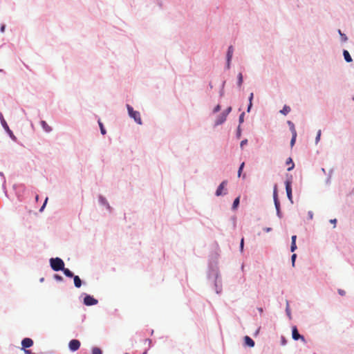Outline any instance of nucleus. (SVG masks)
<instances>
[{"label":"nucleus","mask_w":354,"mask_h":354,"mask_svg":"<svg viewBox=\"0 0 354 354\" xmlns=\"http://www.w3.org/2000/svg\"><path fill=\"white\" fill-rule=\"evenodd\" d=\"M296 257H297L296 254H293L291 257L292 266H295V262Z\"/></svg>","instance_id":"40"},{"label":"nucleus","mask_w":354,"mask_h":354,"mask_svg":"<svg viewBox=\"0 0 354 354\" xmlns=\"http://www.w3.org/2000/svg\"><path fill=\"white\" fill-rule=\"evenodd\" d=\"M44 281V278H43V277L39 279L40 282H43Z\"/></svg>","instance_id":"56"},{"label":"nucleus","mask_w":354,"mask_h":354,"mask_svg":"<svg viewBox=\"0 0 354 354\" xmlns=\"http://www.w3.org/2000/svg\"><path fill=\"white\" fill-rule=\"evenodd\" d=\"M145 342H146V343L147 342V344L149 345V346H151V339H145Z\"/></svg>","instance_id":"52"},{"label":"nucleus","mask_w":354,"mask_h":354,"mask_svg":"<svg viewBox=\"0 0 354 354\" xmlns=\"http://www.w3.org/2000/svg\"><path fill=\"white\" fill-rule=\"evenodd\" d=\"M241 136V128H240V126L238 127V129H237V137H240Z\"/></svg>","instance_id":"50"},{"label":"nucleus","mask_w":354,"mask_h":354,"mask_svg":"<svg viewBox=\"0 0 354 354\" xmlns=\"http://www.w3.org/2000/svg\"><path fill=\"white\" fill-rule=\"evenodd\" d=\"M273 200L276 209H280V203L278 199L277 185H274V187Z\"/></svg>","instance_id":"10"},{"label":"nucleus","mask_w":354,"mask_h":354,"mask_svg":"<svg viewBox=\"0 0 354 354\" xmlns=\"http://www.w3.org/2000/svg\"><path fill=\"white\" fill-rule=\"evenodd\" d=\"M245 344L250 348L254 346V342L252 339H251L249 336H245L244 337Z\"/></svg>","instance_id":"15"},{"label":"nucleus","mask_w":354,"mask_h":354,"mask_svg":"<svg viewBox=\"0 0 354 354\" xmlns=\"http://www.w3.org/2000/svg\"><path fill=\"white\" fill-rule=\"evenodd\" d=\"M296 240H297V236L296 235L292 236V237H291V243H296Z\"/></svg>","instance_id":"45"},{"label":"nucleus","mask_w":354,"mask_h":354,"mask_svg":"<svg viewBox=\"0 0 354 354\" xmlns=\"http://www.w3.org/2000/svg\"><path fill=\"white\" fill-rule=\"evenodd\" d=\"M292 335L293 339H295V340H298L299 339H304V337L299 334L298 330L296 327H294L292 328Z\"/></svg>","instance_id":"17"},{"label":"nucleus","mask_w":354,"mask_h":354,"mask_svg":"<svg viewBox=\"0 0 354 354\" xmlns=\"http://www.w3.org/2000/svg\"><path fill=\"white\" fill-rule=\"evenodd\" d=\"M98 203L100 206L104 207L109 212H111L112 208L104 196L100 195L98 196Z\"/></svg>","instance_id":"7"},{"label":"nucleus","mask_w":354,"mask_h":354,"mask_svg":"<svg viewBox=\"0 0 354 354\" xmlns=\"http://www.w3.org/2000/svg\"><path fill=\"white\" fill-rule=\"evenodd\" d=\"M253 97L254 94L253 93H251L248 98L249 103L252 102Z\"/></svg>","instance_id":"43"},{"label":"nucleus","mask_w":354,"mask_h":354,"mask_svg":"<svg viewBox=\"0 0 354 354\" xmlns=\"http://www.w3.org/2000/svg\"><path fill=\"white\" fill-rule=\"evenodd\" d=\"M286 315L288 317L289 319H292L291 310H290V306H289L288 301L286 302Z\"/></svg>","instance_id":"24"},{"label":"nucleus","mask_w":354,"mask_h":354,"mask_svg":"<svg viewBox=\"0 0 354 354\" xmlns=\"http://www.w3.org/2000/svg\"><path fill=\"white\" fill-rule=\"evenodd\" d=\"M207 277L214 283L216 292L220 294L222 292V280L216 263L209 264Z\"/></svg>","instance_id":"1"},{"label":"nucleus","mask_w":354,"mask_h":354,"mask_svg":"<svg viewBox=\"0 0 354 354\" xmlns=\"http://www.w3.org/2000/svg\"><path fill=\"white\" fill-rule=\"evenodd\" d=\"M297 250V245L296 243H291L290 245V251L292 252H295Z\"/></svg>","instance_id":"34"},{"label":"nucleus","mask_w":354,"mask_h":354,"mask_svg":"<svg viewBox=\"0 0 354 354\" xmlns=\"http://www.w3.org/2000/svg\"><path fill=\"white\" fill-rule=\"evenodd\" d=\"M0 121H1V124L3 127V128L5 129V131L8 133V134L9 135L10 138L14 140V141H16L17 140V138L16 136L13 134L12 131L10 129L7 122H6L5 119L3 118V116L2 115V113H0Z\"/></svg>","instance_id":"5"},{"label":"nucleus","mask_w":354,"mask_h":354,"mask_svg":"<svg viewBox=\"0 0 354 354\" xmlns=\"http://www.w3.org/2000/svg\"><path fill=\"white\" fill-rule=\"evenodd\" d=\"M288 124L290 127V130L292 132H297L294 124L291 121H288Z\"/></svg>","instance_id":"29"},{"label":"nucleus","mask_w":354,"mask_h":354,"mask_svg":"<svg viewBox=\"0 0 354 354\" xmlns=\"http://www.w3.org/2000/svg\"><path fill=\"white\" fill-rule=\"evenodd\" d=\"M47 201H48V198H46L45 199V201H44V203L43 205H42V206L41 207V208L39 209V212H43V211H44V208H45V207H46V203H47Z\"/></svg>","instance_id":"38"},{"label":"nucleus","mask_w":354,"mask_h":354,"mask_svg":"<svg viewBox=\"0 0 354 354\" xmlns=\"http://www.w3.org/2000/svg\"><path fill=\"white\" fill-rule=\"evenodd\" d=\"M290 106H288L287 105H284L283 109L279 111V113L283 115H286L287 114H288L290 113Z\"/></svg>","instance_id":"18"},{"label":"nucleus","mask_w":354,"mask_h":354,"mask_svg":"<svg viewBox=\"0 0 354 354\" xmlns=\"http://www.w3.org/2000/svg\"><path fill=\"white\" fill-rule=\"evenodd\" d=\"M321 135H322V131L319 130L317 133V136L315 138V144L317 145L318 142L320 141L321 139Z\"/></svg>","instance_id":"27"},{"label":"nucleus","mask_w":354,"mask_h":354,"mask_svg":"<svg viewBox=\"0 0 354 354\" xmlns=\"http://www.w3.org/2000/svg\"><path fill=\"white\" fill-rule=\"evenodd\" d=\"M3 72V71L2 69H0V73H2Z\"/></svg>","instance_id":"58"},{"label":"nucleus","mask_w":354,"mask_h":354,"mask_svg":"<svg viewBox=\"0 0 354 354\" xmlns=\"http://www.w3.org/2000/svg\"><path fill=\"white\" fill-rule=\"evenodd\" d=\"M50 266L54 271H59L64 269V262L59 257L51 258L49 260Z\"/></svg>","instance_id":"3"},{"label":"nucleus","mask_w":354,"mask_h":354,"mask_svg":"<svg viewBox=\"0 0 354 354\" xmlns=\"http://www.w3.org/2000/svg\"><path fill=\"white\" fill-rule=\"evenodd\" d=\"M243 75L241 73H239L238 75H237V86L239 87H241L242 84H243Z\"/></svg>","instance_id":"21"},{"label":"nucleus","mask_w":354,"mask_h":354,"mask_svg":"<svg viewBox=\"0 0 354 354\" xmlns=\"http://www.w3.org/2000/svg\"><path fill=\"white\" fill-rule=\"evenodd\" d=\"M286 190L288 199L292 203V188L289 182L286 183Z\"/></svg>","instance_id":"14"},{"label":"nucleus","mask_w":354,"mask_h":354,"mask_svg":"<svg viewBox=\"0 0 354 354\" xmlns=\"http://www.w3.org/2000/svg\"><path fill=\"white\" fill-rule=\"evenodd\" d=\"M226 119H227V117L223 113H221L219 115H218L217 118L215 120V122H214L215 126H218V125L222 124L223 123H224L225 122Z\"/></svg>","instance_id":"12"},{"label":"nucleus","mask_w":354,"mask_h":354,"mask_svg":"<svg viewBox=\"0 0 354 354\" xmlns=\"http://www.w3.org/2000/svg\"><path fill=\"white\" fill-rule=\"evenodd\" d=\"M296 138H297V132H292V138L290 140V146L291 147H292L295 145V141H296Z\"/></svg>","instance_id":"25"},{"label":"nucleus","mask_w":354,"mask_h":354,"mask_svg":"<svg viewBox=\"0 0 354 354\" xmlns=\"http://www.w3.org/2000/svg\"><path fill=\"white\" fill-rule=\"evenodd\" d=\"M239 203H240V197H237L234 199V202H233V204H232V209H236L239 205Z\"/></svg>","instance_id":"23"},{"label":"nucleus","mask_w":354,"mask_h":354,"mask_svg":"<svg viewBox=\"0 0 354 354\" xmlns=\"http://www.w3.org/2000/svg\"><path fill=\"white\" fill-rule=\"evenodd\" d=\"M221 110V106L219 104L216 105L214 109H213V113H216L217 112H218L219 111Z\"/></svg>","instance_id":"36"},{"label":"nucleus","mask_w":354,"mask_h":354,"mask_svg":"<svg viewBox=\"0 0 354 354\" xmlns=\"http://www.w3.org/2000/svg\"><path fill=\"white\" fill-rule=\"evenodd\" d=\"M243 246H244V239H241V243H240V250L243 252Z\"/></svg>","instance_id":"41"},{"label":"nucleus","mask_w":354,"mask_h":354,"mask_svg":"<svg viewBox=\"0 0 354 354\" xmlns=\"http://www.w3.org/2000/svg\"><path fill=\"white\" fill-rule=\"evenodd\" d=\"M342 53H343L344 59L347 63H350V62H353V59H352L349 52L347 50H343Z\"/></svg>","instance_id":"16"},{"label":"nucleus","mask_w":354,"mask_h":354,"mask_svg":"<svg viewBox=\"0 0 354 354\" xmlns=\"http://www.w3.org/2000/svg\"><path fill=\"white\" fill-rule=\"evenodd\" d=\"M80 346V342L77 339H72L68 344L69 349L74 352L79 349Z\"/></svg>","instance_id":"9"},{"label":"nucleus","mask_w":354,"mask_h":354,"mask_svg":"<svg viewBox=\"0 0 354 354\" xmlns=\"http://www.w3.org/2000/svg\"><path fill=\"white\" fill-rule=\"evenodd\" d=\"M252 106V102L249 103L248 109H247V112L249 113L250 111Z\"/></svg>","instance_id":"47"},{"label":"nucleus","mask_w":354,"mask_h":354,"mask_svg":"<svg viewBox=\"0 0 354 354\" xmlns=\"http://www.w3.org/2000/svg\"><path fill=\"white\" fill-rule=\"evenodd\" d=\"M244 165H245V163L244 162H242L239 168V170H238V176L240 177L241 175V173H242V171L243 169V167H244Z\"/></svg>","instance_id":"31"},{"label":"nucleus","mask_w":354,"mask_h":354,"mask_svg":"<svg viewBox=\"0 0 354 354\" xmlns=\"http://www.w3.org/2000/svg\"><path fill=\"white\" fill-rule=\"evenodd\" d=\"M331 173H332V171L330 172V175H329L328 178L326 180V183L327 184H330V183Z\"/></svg>","instance_id":"48"},{"label":"nucleus","mask_w":354,"mask_h":354,"mask_svg":"<svg viewBox=\"0 0 354 354\" xmlns=\"http://www.w3.org/2000/svg\"><path fill=\"white\" fill-rule=\"evenodd\" d=\"M338 33H339V35L340 36V39H341V41L342 42L345 43V42H346L348 41L347 36L344 33H343L341 31V30H339V29L338 30Z\"/></svg>","instance_id":"20"},{"label":"nucleus","mask_w":354,"mask_h":354,"mask_svg":"<svg viewBox=\"0 0 354 354\" xmlns=\"http://www.w3.org/2000/svg\"><path fill=\"white\" fill-rule=\"evenodd\" d=\"M127 109L128 112L129 116L132 118L136 123H137L139 125L142 124V118L140 116V113L138 111H135L133 108L130 106L129 104H127Z\"/></svg>","instance_id":"2"},{"label":"nucleus","mask_w":354,"mask_h":354,"mask_svg":"<svg viewBox=\"0 0 354 354\" xmlns=\"http://www.w3.org/2000/svg\"><path fill=\"white\" fill-rule=\"evenodd\" d=\"M74 285L76 288H80L82 286V281L78 276H74Z\"/></svg>","instance_id":"19"},{"label":"nucleus","mask_w":354,"mask_h":354,"mask_svg":"<svg viewBox=\"0 0 354 354\" xmlns=\"http://www.w3.org/2000/svg\"><path fill=\"white\" fill-rule=\"evenodd\" d=\"M286 164L287 165L291 164V167L288 168V171H291L294 168L295 165H294L291 158H288V160H286Z\"/></svg>","instance_id":"26"},{"label":"nucleus","mask_w":354,"mask_h":354,"mask_svg":"<svg viewBox=\"0 0 354 354\" xmlns=\"http://www.w3.org/2000/svg\"><path fill=\"white\" fill-rule=\"evenodd\" d=\"M247 143H248V140H247V139H244V140H243L241 142V143H240V147H241V148H242V149H243V147H244L245 145H247Z\"/></svg>","instance_id":"37"},{"label":"nucleus","mask_w":354,"mask_h":354,"mask_svg":"<svg viewBox=\"0 0 354 354\" xmlns=\"http://www.w3.org/2000/svg\"><path fill=\"white\" fill-rule=\"evenodd\" d=\"M0 182L2 183V186L4 188L6 184V178L3 173L0 172Z\"/></svg>","instance_id":"28"},{"label":"nucleus","mask_w":354,"mask_h":354,"mask_svg":"<svg viewBox=\"0 0 354 354\" xmlns=\"http://www.w3.org/2000/svg\"><path fill=\"white\" fill-rule=\"evenodd\" d=\"M5 29H6V26L4 24L1 25V26L0 28L1 32L3 33L5 32Z\"/></svg>","instance_id":"46"},{"label":"nucleus","mask_w":354,"mask_h":354,"mask_svg":"<svg viewBox=\"0 0 354 354\" xmlns=\"http://www.w3.org/2000/svg\"><path fill=\"white\" fill-rule=\"evenodd\" d=\"M322 172H324V173H325V172H326L325 169H324V168H322Z\"/></svg>","instance_id":"57"},{"label":"nucleus","mask_w":354,"mask_h":354,"mask_svg":"<svg viewBox=\"0 0 354 354\" xmlns=\"http://www.w3.org/2000/svg\"><path fill=\"white\" fill-rule=\"evenodd\" d=\"M220 95H221V96H223V90L220 91Z\"/></svg>","instance_id":"54"},{"label":"nucleus","mask_w":354,"mask_h":354,"mask_svg":"<svg viewBox=\"0 0 354 354\" xmlns=\"http://www.w3.org/2000/svg\"><path fill=\"white\" fill-rule=\"evenodd\" d=\"M125 354H128V353H125Z\"/></svg>","instance_id":"60"},{"label":"nucleus","mask_w":354,"mask_h":354,"mask_svg":"<svg viewBox=\"0 0 354 354\" xmlns=\"http://www.w3.org/2000/svg\"><path fill=\"white\" fill-rule=\"evenodd\" d=\"M99 125H100V131H101V133L102 135H105L106 134V130L104 129V127H103V124L102 122H99Z\"/></svg>","instance_id":"32"},{"label":"nucleus","mask_w":354,"mask_h":354,"mask_svg":"<svg viewBox=\"0 0 354 354\" xmlns=\"http://www.w3.org/2000/svg\"><path fill=\"white\" fill-rule=\"evenodd\" d=\"M308 216L309 219H313V212L312 211H309L308 212Z\"/></svg>","instance_id":"44"},{"label":"nucleus","mask_w":354,"mask_h":354,"mask_svg":"<svg viewBox=\"0 0 354 354\" xmlns=\"http://www.w3.org/2000/svg\"><path fill=\"white\" fill-rule=\"evenodd\" d=\"M232 111V107H228L226 110H225L223 113L227 117L228 114L231 112Z\"/></svg>","instance_id":"35"},{"label":"nucleus","mask_w":354,"mask_h":354,"mask_svg":"<svg viewBox=\"0 0 354 354\" xmlns=\"http://www.w3.org/2000/svg\"><path fill=\"white\" fill-rule=\"evenodd\" d=\"M244 115H245V113L243 112L240 115H239V124H242L243 122H244Z\"/></svg>","instance_id":"33"},{"label":"nucleus","mask_w":354,"mask_h":354,"mask_svg":"<svg viewBox=\"0 0 354 354\" xmlns=\"http://www.w3.org/2000/svg\"><path fill=\"white\" fill-rule=\"evenodd\" d=\"M97 300L91 297V295H86L84 299V304L86 306H93L97 304Z\"/></svg>","instance_id":"8"},{"label":"nucleus","mask_w":354,"mask_h":354,"mask_svg":"<svg viewBox=\"0 0 354 354\" xmlns=\"http://www.w3.org/2000/svg\"><path fill=\"white\" fill-rule=\"evenodd\" d=\"M227 180H223L221 183V184L218 186L215 195L216 196H225L227 194Z\"/></svg>","instance_id":"4"},{"label":"nucleus","mask_w":354,"mask_h":354,"mask_svg":"<svg viewBox=\"0 0 354 354\" xmlns=\"http://www.w3.org/2000/svg\"><path fill=\"white\" fill-rule=\"evenodd\" d=\"M54 279L58 281H62L63 280L62 277L58 274H55Z\"/></svg>","instance_id":"39"},{"label":"nucleus","mask_w":354,"mask_h":354,"mask_svg":"<svg viewBox=\"0 0 354 354\" xmlns=\"http://www.w3.org/2000/svg\"><path fill=\"white\" fill-rule=\"evenodd\" d=\"M234 54V48L232 46L228 47L226 53V64L225 68L229 70L231 68V62Z\"/></svg>","instance_id":"6"},{"label":"nucleus","mask_w":354,"mask_h":354,"mask_svg":"<svg viewBox=\"0 0 354 354\" xmlns=\"http://www.w3.org/2000/svg\"><path fill=\"white\" fill-rule=\"evenodd\" d=\"M33 345V341L30 338H24L21 341L22 348L24 350L26 348H29Z\"/></svg>","instance_id":"11"},{"label":"nucleus","mask_w":354,"mask_h":354,"mask_svg":"<svg viewBox=\"0 0 354 354\" xmlns=\"http://www.w3.org/2000/svg\"><path fill=\"white\" fill-rule=\"evenodd\" d=\"M276 212H277V216L281 218L282 217V214L281 212V209H276Z\"/></svg>","instance_id":"42"},{"label":"nucleus","mask_w":354,"mask_h":354,"mask_svg":"<svg viewBox=\"0 0 354 354\" xmlns=\"http://www.w3.org/2000/svg\"><path fill=\"white\" fill-rule=\"evenodd\" d=\"M263 230L266 232H270L272 231V228L271 227H265L263 228Z\"/></svg>","instance_id":"49"},{"label":"nucleus","mask_w":354,"mask_h":354,"mask_svg":"<svg viewBox=\"0 0 354 354\" xmlns=\"http://www.w3.org/2000/svg\"><path fill=\"white\" fill-rule=\"evenodd\" d=\"M40 125H41L42 129L46 133H50L53 131L52 127L50 125H48L47 124V122L46 121H44V120H41L40 121Z\"/></svg>","instance_id":"13"},{"label":"nucleus","mask_w":354,"mask_h":354,"mask_svg":"<svg viewBox=\"0 0 354 354\" xmlns=\"http://www.w3.org/2000/svg\"><path fill=\"white\" fill-rule=\"evenodd\" d=\"M62 270L64 272V274L66 277H74L73 273L69 269L65 268L64 267V269Z\"/></svg>","instance_id":"22"},{"label":"nucleus","mask_w":354,"mask_h":354,"mask_svg":"<svg viewBox=\"0 0 354 354\" xmlns=\"http://www.w3.org/2000/svg\"><path fill=\"white\" fill-rule=\"evenodd\" d=\"M330 222L331 223H333V224L335 225V224H336V223H337V219H336V218L331 219V220H330Z\"/></svg>","instance_id":"51"},{"label":"nucleus","mask_w":354,"mask_h":354,"mask_svg":"<svg viewBox=\"0 0 354 354\" xmlns=\"http://www.w3.org/2000/svg\"><path fill=\"white\" fill-rule=\"evenodd\" d=\"M258 310H259V311L260 313H262V312H263V308H259Z\"/></svg>","instance_id":"55"},{"label":"nucleus","mask_w":354,"mask_h":354,"mask_svg":"<svg viewBox=\"0 0 354 354\" xmlns=\"http://www.w3.org/2000/svg\"><path fill=\"white\" fill-rule=\"evenodd\" d=\"M339 293L341 295H343L344 294V290H339Z\"/></svg>","instance_id":"53"},{"label":"nucleus","mask_w":354,"mask_h":354,"mask_svg":"<svg viewBox=\"0 0 354 354\" xmlns=\"http://www.w3.org/2000/svg\"><path fill=\"white\" fill-rule=\"evenodd\" d=\"M92 354H102V352L100 348L94 347L92 349Z\"/></svg>","instance_id":"30"},{"label":"nucleus","mask_w":354,"mask_h":354,"mask_svg":"<svg viewBox=\"0 0 354 354\" xmlns=\"http://www.w3.org/2000/svg\"><path fill=\"white\" fill-rule=\"evenodd\" d=\"M143 354H147V351H145V352L143 353Z\"/></svg>","instance_id":"59"}]
</instances>
